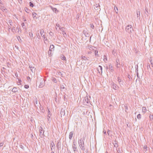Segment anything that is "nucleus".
<instances>
[{
    "label": "nucleus",
    "instance_id": "1",
    "mask_svg": "<svg viewBox=\"0 0 153 153\" xmlns=\"http://www.w3.org/2000/svg\"><path fill=\"white\" fill-rule=\"evenodd\" d=\"M131 27L132 26L131 25H128L126 28V30L129 33H131L132 30Z\"/></svg>",
    "mask_w": 153,
    "mask_h": 153
},
{
    "label": "nucleus",
    "instance_id": "2",
    "mask_svg": "<svg viewBox=\"0 0 153 153\" xmlns=\"http://www.w3.org/2000/svg\"><path fill=\"white\" fill-rule=\"evenodd\" d=\"M79 143L81 147H83L84 146V143L83 140L81 139L79 141Z\"/></svg>",
    "mask_w": 153,
    "mask_h": 153
},
{
    "label": "nucleus",
    "instance_id": "3",
    "mask_svg": "<svg viewBox=\"0 0 153 153\" xmlns=\"http://www.w3.org/2000/svg\"><path fill=\"white\" fill-rule=\"evenodd\" d=\"M54 46L53 45H51L50 47L49 51H50L51 52L52 51H53L54 50Z\"/></svg>",
    "mask_w": 153,
    "mask_h": 153
},
{
    "label": "nucleus",
    "instance_id": "4",
    "mask_svg": "<svg viewBox=\"0 0 153 153\" xmlns=\"http://www.w3.org/2000/svg\"><path fill=\"white\" fill-rule=\"evenodd\" d=\"M73 133L72 132H71L70 133L69 135V138L70 139H71L73 137Z\"/></svg>",
    "mask_w": 153,
    "mask_h": 153
},
{
    "label": "nucleus",
    "instance_id": "5",
    "mask_svg": "<svg viewBox=\"0 0 153 153\" xmlns=\"http://www.w3.org/2000/svg\"><path fill=\"white\" fill-rule=\"evenodd\" d=\"M61 59L62 60H66V58H65V56L64 55H61Z\"/></svg>",
    "mask_w": 153,
    "mask_h": 153
},
{
    "label": "nucleus",
    "instance_id": "6",
    "mask_svg": "<svg viewBox=\"0 0 153 153\" xmlns=\"http://www.w3.org/2000/svg\"><path fill=\"white\" fill-rule=\"evenodd\" d=\"M12 91L14 92H16L17 91V88H14L12 90Z\"/></svg>",
    "mask_w": 153,
    "mask_h": 153
},
{
    "label": "nucleus",
    "instance_id": "7",
    "mask_svg": "<svg viewBox=\"0 0 153 153\" xmlns=\"http://www.w3.org/2000/svg\"><path fill=\"white\" fill-rule=\"evenodd\" d=\"M146 111V109L145 107H143L142 108V112L143 113H145Z\"/></svg>",
    "mask_w": 153,
    "mask_h": 153
},
{
    "label": "nucleus",
    "instance_id": "8",
    "mask_svg": "<svg viewBox=\"0 0 153 153\" xmlns=\"http://www.w3.org/2000/svg\"><path fill=\"white\" fill-rule=\"evenodd\" d=\"M32 14L33 18L36 17L37 14L35 12L33 13Z\"/></svg>",
    "mask_w": 153,
    "mask_h": 153
},
{
    "label": "nucleus",
    "instance_id": "9",
    "mask_svg": "<svg viewBox=\"0 0 153 153\" xmlns=\"http://www.w3.org/2000/svg\"><path fill=\"white\" fill-rule=\"evenodd\" d=\"M114 9L115 10L116 12L117 13L118 12V8L117 7H114Z\"/></svg>",
    "mask_w": 153,
    "mask_h": 153
},
{
    "label": "nucleus",
    "instance_id": "10",
    "mask_svg": "<svg viewBox=\"0 0 153 153\" xmlns=\"http://www.w3.org/2000/svg\"><path fill=\"white\" fill-rule=\"evenodd\" d=\"M53 10L54 11L55 13H57L58 12V10L56 8H54L53 9Z\"/></svg>",
    "mask_w": 153,
    "mask_h": 153
},
{
    "label": "nucleus",
    "instance_id": "11",
    "mask_svg": "<svg viewBox=\"0 0 153 153\" xmlns=\"http://www.w3.org/2000/svg\"><path fill=\"white\" fill-rule=\"evenodd\" d=\"M137 117L138 119H140L141 118V116L140 114H138L137 116Z\"/></svg>",
    "mask_w": 153,
    "mask_h": 153
},
{
    "label": "nucleus",
    "instance_id": "12",
    "mask_svg": "<svg viewBox=\"0 0 153 153\" xmlns=\"http://www.w3.org/2000/svg\"><path fill=\"white\" fill-rule=\"evenodd\" d=\"M30 4V6L31 7H33V3H32V2H30L29 3Z\"/></svg>",
    "mask_w": 153,
    "mask_h": 153
},
{
    "label": "nucleus",
    "instance_id": "13",
    "mask_svg": "<svg viewBox=\"0 0 153 153\" xmlns=\"http://www.w3.org/2000/svg\"><path fill=\"white\" fill-rule=\"evenodd\" d=\"M73 146L74 148H76L75 142H73Z\"/></svg>",
    "mask_w": 153,
    "mask_h": 153
},
{
    "label": "nucleus",
    "instance_id": "14",
    "mask_svg": "<svg viewBox=\"0 0 153 153\" xmlns=\"http://www.w3.org/2000/svg\"><path fill=\"white\" fill-rule=\"evenodd\" d=\"M24 87L25 88L27 89L29 88V86L28 85H25Z\"/></svg>",
    "mask_w": 153,
    "mask_h": 153
},
{
    "label": "nucleus",
    "instance_id": "15",
    "mask_svg": "<svg viewBox=\"0 0 153 153\" xmlns=\"http://www.w3.org/2000/svg\"><path fill=\"white\" fill-rule=\"evenodd\" d=\"M22 81L21 80H19V82H18V84L19 85L21 84Z\"/></svg>",
    "mask_w": 153,
    "mask_h": 153
},
{
    "label": "nucleus",
    "instance_id": "16",
    "mask_svg": "<svg viewBox=\"0 0 153 153\" xmlns=\"http://www.w3.org/2000/svg\"><path fill=\"white\" fill-rule=\"evenodd\" d=\"M43 33H44V30H41L40 31V33L41 34V35H42V34Z\"/></svg>",
    "mask_w": 153,
    "mask_h": 153
},
{
    "label": "nucleus",
    "instance_id": "17",
    "mask_svg": "<svg viewBox=\"0 0 153 153\" xmlns=\"http://www.w3.org/2000/svg\"><path fill=\"white\" fill-rule=\"evenodd\" d=\"M98 51H95V54L96 55H98Z\"/></svg>",
    "mask_w": 153,
    "mask_h": 153
},
{
    "label": "nucleus",
    "instance_id": "18",
    "mask_svg": "<svg viewBox=\"0 0 153 153\" xmlns=\"http://www.w3.org/2000/svg\"><path fill=\"white\" fill-rule=\"evenodd\" d=\"M149 117L150 118H152V119H153V115H150L149 116Z\"/></svg>",
    "mask_w": 153,
    "mask_h": 153
},
{
    "label": "nucleus",
    "instance_id": "19",
    "mask_svg": "<svg viewBox=\"0 0 153 153\" xmlns=\"http://www.w3.org/2000/svg\"><path fill=\"white\" fill-rule=\"evenodd\" d=\"M99 68H100V69L101 70V71H102V67L101 66H99Z\"/></svg>",
    "mask_w": 153,
    "mask_h": 153
},
{
    "label": "nucleus",
    "instance_id": "20",
    "mask_svg": "<svg viewBox=\"0 0 153 153\" xmlns=\"http://www.w3.org/2000/svg\"><path fill=\"white\" fill-rule=\"evenodd\" d=\"M104 57H105V58H104V60L105 59L106 60H107V58H106V56H104Z\"/></svg>",
    "mask_w": 153,
    "mask_h": 153
},
{
    "label": "nucleus",
    "instance_id": "21",
    "mask_svg": "<svg viewBox=\"0 0 153 153\" xmlns=\"http://www.w3.org/2000/svg\"><path fill=\"white\" fill-rule=\"evenodd\" d=\"M110 66H111V68H113V67H112V65H110Z\"/></svg>",
    "mask_w": 153,
    "mask_h": 153
},
{
    "label": "nucleus",
    "instance_id": "22",
    "mask_svg": "<svg viewBox=\"0 0 153 153\" xmlns=\"http://www.w3.org/2000/svg\"><path fill=\"white\" fill-rule=\"evenodd\" d=\"M91 27H94V25H92H92H91Z\"/></svg>",
    "mask_w": 153,
    "mask_h": 153
},
{
    "label": "nucleus",
    "instance_id": "23",
    "mask_svg": "<svg viewBox=\"0 0 153 153\" xmlns=\"http://www.w3.org/2000/svg\"><path fill=\"white\" fill-rule=\"evenodd\" d=\"M29 78H30V77H29V78H28H28H27V79H29Z\"/></svg>",
    "mask_w": 153,
    "mask_h": 153
},
{
    "label": "nucleus",
    "instance_id": "24",
    "mask_svg": "<svg viewBox=\"0 0 153 153\" xmlns=\"http://www.w3.org/2000/svg\"><path fill=\"white\" fill-rule=\"evenodd\" d=\"M29 78H30V77H29V78H28H28H27V79H29Z\"/></svg>",
    "mask_w": 153,
    "mask_h": 153
},
{
    "label": "nucleus",
    "instance_id": "25",
    "mask_svg": "<svg viewBox=\"0 0 153 153\" xmlns=\"http://www.w3.org/2000/svg\"><path fill=\"white\" fill-rule=\"evenodd\" d=\"M29 78H30V77H29V78H28H28H27V79H29Z\"/></svg>",
    "mask_w": 153,
    "mask_h": 153
},
{
    "label": "nucleus",
    "instance_id": "26",
    "mask_svg": "<svg viewBox=\"0 0 153 153\" xmlns=\"http://www.w3.org/2000/svg\"><path fill=\"white\" fill-rule=\"evenodd\" d=\"M51 153H54V152H52Z\"/></svg>",
    "mask_w": 153,
    "mask_h": 153
}]
</instances>
